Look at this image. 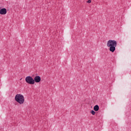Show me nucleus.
<instances>
[{
  "label": "nucleus",
  "instance_id": "nucleus-6",
  "mask_svg": "<svg viewBox=\"0 0 131 131\" xmlns=\"http://www.w3.org/2000/svg\"><path fill=\"white\" fill-rule=\"evenodd\" d=\"M99 105H96L94 106V111H99Z\"/></svg>",
  "mask_w": 131,
  "mask_h": 131
},
{
  "label": "nucleus",
  "instance_id": "nucleus-4",
  "mask_svg": "<svg viewBox=\"0 0 131 131\" xmlns=\"http://www.w3.org/2000/svg\"><path fill=\"white\" fill-rule=\"evenodd\" d=\"M34 83H35V82L38 83L40 82V80H41V79L40 78V76H37L34 77Z\"/></svg>",
  "mask_w": 131,
  "mask_h": 131
},
{
  "label": "nucleus",
  "instance_id": "nucleus-7",
  "mask_svg": "<svg viewBox=\"0 0 131 131\" xmlns=\"http://www.w3.org/2000/svg\"><path fill=\"white\" fill-rule=\"evenodd\" d=\"M91 114H92V115H95V114H96V112H95V111H92Z\"/></svg>",
  "mask_w": 131,
  "mask_h": 131
},
{
  "label": "nucleus",
  "instance_id": "nucleus-8",
  "mask_svg": "<svg viewBox=\"0 0 131 131\" xmlns=\"http://www.w3.org/2000/svg\"><path fill=\"white\" fill-rule=\"evenodd\" d=\"M87 3H88V4H91V3H92V0H89Z\"/></svg>",
  "mask_w": 131,
  "mask_h": 131
},
{
  "label": "nucleus",
  "instance_id": "nucleus-1",
  "mask_svg": "<svg viewBox=\"0 0 131 131\" xmlns=\"http://www.w3.org/2000/svg\"><path fill=\"white\" fill-rule=\"evenodd\" d=\"M106 45L107 48H110V51L114 53L116 48L117 47V41L115 40H109L107 41Z\"/></svg>",
  "mask_w": 131,
  "mask_h": 131
},
{
  "label": "nucleus",
  "instance_id": "nucleus-5",
  "mask_svg": "<svg viewBox=\"0 0 131 131\" xmlns=\"http://www.w3.org/2000/svg\"><path fill=\"white\" fill-rule=\"evenodd\" d=\"M7 14V9L2 8L0 10V15H6Z\"/></svg>",
  "mask_w": 131,
  "mask_h": 131
},
{
  "label": "nucleus",
  "instance_id": "nucleus-2",
  "mask_svg": "<svg viewBox=\"0 0 131 131\" xmlns=\"http://www.w3.org/2000/svg\"><path fill=\"white\" fill-rule=\"evenodd\" d=\"M15 100L16 102L18 103V104H20V105L24 104L25 101V99H24V96L21 94H16L15 96Z\"/></svg>",
  "mask_w": 131,
  "mask_h": 131
},
{
  "label": "nucleus",
  "instance_id": "nucleus-3",
  "mask_svg": "<svg viewBox=\"0 0 131 131\" xmlns=\"http://www.w3.org/2000/svg\"><path fill=\"white\" fill-rule=\"evenodd\" d=\"M25 80L26 82H27V83H29V84H34V79H33L31 76L26 77Z\"/></svg>",
  "mask_w": 131,
  "mask_h": 131
}]
</instances>
